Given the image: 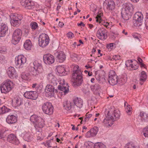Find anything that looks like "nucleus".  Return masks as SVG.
<instances>
[{
	"label": "nucleus",
	"instance_id": "f257e3e1",
	"mask_svg": "<svg viewBox=\"0 0 148 148\" xmlns=\"http://www.w3.org/2000/svg\"><path fill=\"white\" fill-rule=\"evenodd\" d=\"M77 66L78 68L76 67L77 69L74 71L72 74L73 78V85L74 87L80 86L83 81L82 72L79 69V66Z\"/></svg>",
	"mask_w": 148,
	"mask_h": 148
},
{
	"label": "nucleus",
	"instance_id": "f03ea898",
	"mask_svg": "<svg viewBox=\"0 0 148 148\" xmlns=\"http://www.w3.org/2000/svg\"><path fill=\"white\" fill-rule=\"evenodd\" d=\"M33 67H31L29 70L30 74L33 76L36 77L43 72V69L41 64L37 60L33 63Z\"/></svg>",
	"mask_w": 148,
	"mask_h": 148
},
{
	"label": "nucleus",
	"instance_id": "7ed1b4c3",
	"mask_svg": "<svg viewBox=\"0 0 148 148\" xmlns=\"http://www.w3.org/2000/svg\"><path fill=\"white\" fill-rule=\"evenodd\" d=\"M13 82L10 79H7L4 81L0 86L1 92L6 93L11 91L14 88Z\"/></svg>",
	"mask_w": 148,
	"mask_h": 148
},
{
	"label": "nucleus",
	"instance_id": "20e7f679",
	"mask_svg": "<svg viewBox=\"0 0 148 148\" xmlns=\"http://www.w3.org/2000/svg\"><path fill=\"white\" fill-rule=\"evenodd\" d=\"M42 109L45 114L49 115H51L53 112V106L49 102H45L42 104Z\"/></svg>",
	"mask_w": 148,
	"mask_h": 148
},
{
	"label": "nucleus",
	"instance_id": "39448f33",
	"mask_svg": "<svg viewBox=\"0 0 148 148\" xmlns=\"http://www.w3.org/2000/svg\"><path fill=\"white\" fill-rule=\"evenodd\" d=\"M143 15L140 12H137L134 15L133 23L135 26H140L142 25Z\"/></svg>",
	"mask_w": 148,
	"mask_h": 148
},
{
	"label": "nucleus",
	"instance_id": "423d86ee",
	"mask_svg": "<svg viewBox=\"0 0 148 148\" xmlns=\"http://www.w3.org/2000/svg\"><path fill=\"white\" fill-rule=\"evenodd\" d=\"M22 35V31L21 29L17 28L15 29L13 33L12 43L15 45L17 44L21 39Z\"/></svg>",
	"mask_w": 148,
	"mask_h": 148
},
{
	"label": "nucleus",
	"instance_id": "0eeeda50",
	"mask_svg": "<svg viewBox=\"0 0 148 148\" xmlns=\"http://www.w3.org/2000/svg\"><path fill=\"white\" fill-rule=\"evenodd\" d=\"M49 41L48 36L45 34H42L40 35L38 38V44L40 46L42 47L47 45Z\"/></svg>",
	"mask_w": 148,
	"mask_h": 148
},
{
	"label": "nucleus",
	"instance_id": "6e6552de",
	"mask_svg": "<svg viewBox=\"0 0 148 148\" xmlns=\"http://www.w3.org/2000/svg\"><path fill=\"white\" fill-rule=\"evenodd\" d=\"M27 60L25 57L23 55H20L15 58V64L16 66L18 68H22L26 62Z\"/></svg>",
	"mask_w": 148,
	"mask_h": 148
},
{
	"label": "nucleus",
	"instance_id": "1a4fd4ad",
	"mask_svg": "<svg viewBox=\"0 0 148 148\" xmlns=\"http://www.w3.org/2000/svg\"><path fill=\"white\" fill-rule=\"evenodd\" d=\"M117 76L115 74V73L113 70H111L108 75V82L109 84L113 86L116 84L118 82Z\"/></svg>",
	"mask_w": 148,
	"mask_h": 148
},
{
	"label": "nucleus",
	"instance_id": "9d476101",
	"mask_svg": "<svg viewBox=\"0 0 148 148\" xmlns=\"http://www.w3.org/2000/svg\"><path fill=\"white\" fill-rule=\"evenodd\" d=\"M23 18L21 16L19 15H14L12 16L11 21L12 25L14 27L18 26L21 23V21Z\"/></svg>",
	"mask_w": 148,
	"mask_h": 148
},
{
	"label": "nucleus",
	"instance_id": "9b49d317",
	"mask_svg": "<svg viewBox=\"0 0 148 148\" xmlns=\"http://www.w3.org/2000/svg\"><path fill=\"white\" fill-rule=\"evenodd\" d=\"M107 31L105 29L101 28L97 31L96 35L99 39L104 40L107 38Z\"/></svg>",
	"mask_w": 148,
	"mask_h": 148
},
{
	"label": "nucleus",
	"instance_id": "f8f14e48",
	"mask_svg": "<svg viewBox=\"0 0 148 148\" xmlns=\"http://www.w3.org/2000/svg\"><path fill=\"white\" fill-rule=\"evenodd\" d=\"M60 83V85L58 86V89L60 90L63 91L64 95L68 93L69 91V87L68 84L66 85L65 84V81L64 79L61 80Z\"/></svg>",
	"mask_w": 148,
	"mask_h": 148
},
{
	"label": "nucleus",
	"instance_id": "ddd939ff",
	"mask_svg": "<svg viewBox=\"0 0 148 148\" xmlns=\"http://www.w3.org/2000/svg\"><path fill=\"white\" fill-rule=\"evenodd\" d=\"M21 5L27 9L30 10L34 7V3L29 0H22L21 2Z\"/></svg>",
	"mask_w": 148,
	"mask_h": 148
},
{
	"label": "nucleus",
	"instance_id": "4468645a",
	"mask_svg": "<svg viewBox=\"0 0 148 148\" xmlns=\"http://www.w3.org/2000/svg\"><path fill=\"white\" fill-rule=\"evenodd\" d=\"M43 60L46 64H51L54 62L55 59L52 55L47 54L43 56Z\"/></svg>",
	"mask_w": 148,
	"mask_h": 148
},
{
	"label": "nucleus",
	"instance_id": "2eb2a0df",
	"mask_svg": "<svg viewBox=\"0 0 148 148\" xmlns=\"http://www.w3.org/2000/svg\"><path fill=\"white\" fill-rule=\"evenodd\" d=\"M24 96L26 98L32 100H36L38 97L37 94L35 91H26L24 94Z\"/></svg>",
	"mask_w": 148,
	"mask_h": 148
},
{
	"label": "nucleus",
	"instance_id": "dca6fc26",
	"mask_svg": "<svg viewBox=\"0 0 148 148\" xmlns=\"http://www.w3.org/2000/svg\"><path fill=\"white\" fill-rule=\"evenodd\" d=\"M98 130L99 128L98 127H94L87 132L86 134V136L87 138L94 137L96 135Z\"/></svg>",
	"mask_w": 148,
	"mask_h": 148
},
{
	"label": "nucleus",
	"instance_id": "f3484780",
	"mask_svg": "<svg viewBox=\"0 0 148 148\" xmlns=\"http://www.w3.org/2000/svg\"><path fill=\"white\" fill-rule=\"evenodd\" d=\"M8 31V27L6 24L0 23V37L4 36Z\"/></svg>",
	"mask_w": 148,
	"mask_h": 148
},
{
	"label": "nucleus",
	"instance_id": "a211bd4d",
	"mask_svg": "<svg viewBox=\"0 0 148 148\" xmlns=\"http://www.w3.org/2000/svg\"><path fill=\"white\" fill-rule=\"evenodd\" d=\"M109 113L110 112L108 111L107 114L108 116H107L106 118H104L102 122L104 124H108V125L110 126H111L110 124L111 125L113 124V122L114 121V119L113 116H110V115H109Z\"/></svg>",
	"mask_w": 148,
	"mask_h": 148
},
{
	"label": "nucleus",
	"instance_id": "6ab92c4d",
	"mask_svg": "<svg viewBox=\"0 0 148 148\" xmlns=\"http://www.w3.org/2000/svg\"><path fill=\"white\" fill-rule=\"evenodd\" d=\"M7 73L9 77L11 79L16 78L17 77L15 70L13 67H10L8 68Z\"/></svg>",
	"mask_w": 148,
	"mask_h": 148
},
{
	"label": "nucleus",
	"instance_id": "aec40b11",
	"mask_svg": "<svg viewBox=\"0 0 148 148\" xmlns=\"http://www.w3.org/2000/svg\"><path fill=\"white\" fill-rule=\"evenodd\" d=\"M38 121H37L34 125V127L36 130L41 131V128L44 125V121L42 118H39Z\"/></svg>",
	"mask_w": 148,
	"mask_h": 148
},
{
	"label": "nucleus",
	"instance_id": "412c9836",
	"mask_svg": "<svg viewBox=\"0 0 148 148\" xmlns=\"http://www.w3.org/2000/svg\"><path fill=\"white\" fill-rule=\"evenodd\" d=\"M7 140L9 142L16 145L18 144L19 143L16 136L13 134H11L9 135Z\"/></svg>",
	"mask_w": 148,
	"mask_h": 148
},
{
	"label": "nucleus",
	"instance_id": "4be33fe9",
	"mask_svg": "<svg viewBox=\"0 0 148 148\" xmlns=\"http://www.w3.org/2000/svg\"><path fill=\"white\" fill-rule=\"evenodd\" d=\"M124 7L122 10L125 11L126 12L131 13L133 11L134 8L133 5L130 3H126L124 5Z\"/></svg>",
	"mask_w": 148,
	"mask_h": 148
},
{
	"label": "nucleus",
	"instance_id": "5701e85b",
	"mask_svg": "<svg viewBox=\"0 0 148 148\" xmlns=\"http://www.w3.org/2000/svg\"><path fill=\"white\" fill-rule=\"evenodd\" d=\"M106 5L107 9L109 10H112L115 9V4L114 1L111 0H108L105 3Z\"/></svg>",
	"mask_w": 148,
	"mask_h": 148
},
{
	"label": "nucleus",
	"instance_id": "b1692460",
	"mask_svg": "<svg viewBox=\"0 0 148 148\" xmlns=\"http://www.w3.org/2000/svg\"><path fill=\"white\" fill-rule=\"evenodd\" d=\"M91 89L94 94L99 95L101 92V87L98 84H96L90 86Z\"/></svg>",
	"mask_w": 148,
	"mask_h": 148
},
{
	"label": "nucleus",
	"instance_id": "393cba45",
	"mask_svg": "<svg viewBox=\"0 0 148 148\" xmlns=\"http://www.w3.org/2000/svg\"><path fill=\"white\" fill-rule=\"evenodd\" d=\"M47 79L51 82L54 85L56 86L58 81L56 77L53 75L52 73L49 74L47 77Z\"/></svg>",
	"mask_w": 148,
	"mask_h": 148
},
{
	"label": "nucleus",
	"instance_id": "a878e982",
	"mask_svg": "<svg viewBox=\"0 0 148 148\" xmlns=\"http://www.w3.org/2000/svg\"><path fill=\"white\" fill-rule=\"evenodd\" d=\"M58 72L60 76H64L67 74L68 72L65 71L64 66H59L57 68Z\"/></svg>",
	"mask_w": 148,
	"mask_h": 148
},
{
	"label": "nucleus",
	"instance_id": "bb28decb",
	"mask_svg": "<svg viewBox=\"0 0 148 148\" xmlns=\"http://www.w3.org/2000/svg\"><path fill=\"white\" fill-rule=\"evenodd\" d=\"M6 121L9 124L15 123L17 121L16 117L13 115H9L6 118Z\"/></svg>",
	"mask_w": 148,
	"mask_h": 148
},
{
	"label": "nucleus",
	"instance_id": "cd10ccee",
	"mask_svg": "<svg viewBox=\"0 0 148 148\" xmlns=\"http://www.w3.org/2000/svg\"><path fill=\"white\" fill-rule=\"evenodd\" d=\"M45 90L47 92H50L52 94H54V92H58L57 90L55 89L54 87L51 84L47 85L46 86Z\"/></svg>",
	"mask_w": 148,
	"mask_h": 148
},
{
	"label": "nucleus",
	"instance_id": "c85d7f7f",
	"mask_svg": "<svg viewBox=\"0 0 148 148\" xmlns=\"http://www.w3.org/2000/svg\"><path fill=\"white\" fill-rule=\"evenodd\" d=\"M56 58L58 61L60 62H62L66 59V56L64 52L61 51L58 53Z\"/></svg>",
	"mask_w": 148,
	"mask_h": 148
},
{
	"label": "nucleus",
	"instance_id": "c756f323",
	"mask_svg": "<svg viewBox=\"0 0 148 148\" xmlns=\"http://www.w3.org/2000/svg\"><path fill=\"white\" fill-rule=\"evenodd\" d=\"M75 105L77 107L82 108L83 105V101L80 98L78 97L75 98L73 100Z\"/></svg>",
	"mask_w": 148,
	"mask_h": 148
},
{
	"label": "nucleus",
	"instance_id": "7c9ffc66",
	"mask_svg": "<svg viewBox=\"0 0 148 148\" xmlns=\"http://www.w3.org/2000/svg\"><path fill=\"white\" fill-rule=\"evenodd\" d=\"M147 78V75L144 71H142L140 75V84L141 85L143 84V83L146 81Z\"/></svg>",
	"mask_w": 148,
	"mask_h": 148
},
{
	"label": "nucleus",
	"instance_id": "2f4dec72",
	"mask_svg": "<svg viewBox=\"0 0 148 148\" xmlns=\"http://www.w3.org/2000/svg\"><path fill=\"white\" fill-rule=\"evenodd\" d=\"M12 102L16 107L20 106L22 103L21 99L18 97L15 98L12 100Z\"/></svg>",
	"mask_w": 148,
	"mask_h": 148
},
{
	"label": "nucleus",
	"instance_id": "473e14b6",
	"mask_svg": "<svg viewBox=\"0 0 148 148\" xmlns=\"http://www.w3.org/2000/svg\"><path fill=\"white\" fill-rule=\"evenodd\" d=\"M72 103L68 101H66L64 102L63 107L65 110L67 111L70 110L71 108Z\"/></svg>",
	"mask_w": 148,
	"mask_h": 148
},
{
	"label": "nucleus",
	"instance_id": "72a5a7b5",
	"mask_svg": "<svg viewBox=\"0 0 148 148\" xmlns=\"http://www.w3.org/2000/svg\"><path fill=\"white\" fill-rule=\"evenodd\" d=\"M120 112L119 110H114L110 116H113L114 119V121L118 119L120 117Z\"/></svg>",
	"mask_w": 148,
	"mask_h": 148
},
{
	"label": "nucleus",
	"instance_id": "f704fd0d",
	"mask_svg": "<svg viewBox=\"0 0 148 148\" xmlns=\"http://www.w3.org/2000/svg\"><path fill=\"white\" fill-rule=\"evenodd\" d=\"M32 46V44L31 41L29 40H26L24 44V47L26 50H29L31 49Z\"/></svg>",
	"mask_w": 148,
	"mask_h": 148
},
{
	"label": "nucleus",
	"instance_id": "c9c22d12",
	"mask_svg": "<svg viewBox=\"0 0 148 148\" xmlns=\"http://www.w3.org/2000/svg\"><path fill=\"white\" fill-rule=\"evenodd\" d=\"M121 14L122 17L124 20L127 21L129 19L130 13L121 10Z\"/></svg>",
	"mask_w": 148,
	"mask_h": 148
},
{
	"label": "nucleus",
	"instance_id": "e433bc0d",
	"mask_svg": "<svg viewBox=\"0 0 148 148\" xmlns=\"http://www.w3.org/2000/svg\"><path fill=\"white\" fill-rule=\"evenodd\" d=\"M121 14L122 17L124 20L127 21L129 19L130 13L121 10Z\"/></svg>",
	"mask_w": 148,
	"mask_h": 148
},
{
	"label": "nucleus",
	"instance_id": "4c0bfd02",
	"mask_svg": "<svg viewBox=\"0 0 148 148\" xmlns=\"http://www.w3.org/2000/svg\"><path fill=\"white\" fill-rule=\"evenodd\" d=\"M39 118H41L40 116H38L36 115H32L30 118V121L35 125L37 121H38Z\"/></svg>",
	"mask_w": 148,
	"mask_h": 148
},
{
	"label": "nucleus",
	"instance_id": "58836bf2",
	"mask_svg": "<svg viewBox=\"0 0 148 148\" xmlns=\"http://www.w3.org/2000/svg\"><path fill=\"white\" fill-rule=\"evenodd\" d=\"M22 79L25 80H27L30 78V75L28 73H23L21 76Z\"/></svg>",
	"mask_w": 148,
	"mask_h": 148
},
{
	"label": "nucleus",
	"instance_id": "ea45409f",
	"mask_svg": "<svg viewBox=\"0 0 148 148\" xmlns=\"http://www.w3.org/2000/svg\"><path fill=\"white\" fill-rule=\"evenodd\" d=\"M125 148H139L132 143H129L125 145Z\"/></svg>",
	"mask_w": 148,
	"mask_h": 148
},
{
	"label": "nucleus",
	"instance_id": "a19ab883",
	"mask_svg": "<svg viewBox=\"0 0 148 148\" xmlns=\"http://www.w3.org/2000/svg\"><path fill=\"white\" fill-rule=\"evenodd\" d=\"M94 148H106V146L103 143H96L94 146Z\"/></svg>",
	"mask_w": 148,
	"mask_h": 148
},
{
	"label": "nucleus",
	"instance_id": "79ce46f5",
	"mask_svg": "<svg viewBox=\"0 0 148 148\" xmlns=\"http://www.w3.org/2000/svg\"><path fill=\"white\" fill-rule=\"evenodd\" d=\"M30 27L32 29L35 30L38 27L37 23L35 22H32L30 25Z\"/></svg>",
	"mask_w": 148,
	"mask_h": 148
},
{
	"label": "nucleus",
	"instance_id": "37998d69",
	"mask_svg": "<svg viewBox=\"0 0 148 148\" xmlns=\"http://www.w3.org/2000/svg\"><path fill=\"white\" fill-rule=\"evenodd\" d=\"M36 134H37V139L38 140H42L43 138V137L42 133L41 132V131H38V130H36Z\"/></svg>",
	"mask_w": 148,
	"mask_h": 148
},
{
	"label": "nucleus",
	"instance_id": "c03bdc74",
	"mask_svg": "<svg viewBox=\"0 0 148 148\" xmlns=\"http://www.w3.org/2000/svg\"><path fill=\"white\" fill-rule=\"evenodd\" d=\"M25 138L26 140L28 142H30L33 140V137L29 134H26L25 135Z\"/></svg>",
	"mask_w": 148,
	"mask_h": 148
},
{
	"label": "nucleus",
	"instance_id": "a18cd8bd",
	"mask_svg": "<svg viewBox=\"0 0 148 148\" xmlns=\"http://www.w3.org/2000/svg\"><path fill=\"white\" fill-rule=\"evenodd\" d=\"M132 60H128L126 61L125 65L127 67H131L132 68H134L133 67V64H132Z\"/></svg>",
	"mask_w": 148,
	"mask_h": 148
},
{
	"label": "nucleus",
	"instance_id": "49530a36",
	"mask_svg": "<svg viewBox=\"0 0 148 148\" xmlns=\"http://www.w3.org/2000/svg\"><path fill=\"white\" fill-rule=\"evenodd\" d=\"M139 115L144 120H145V118H147L148 119V115L143 112H141Z\"/></svg>",
	"mask_w": 148,
	"mask_h": 148
},
{
	"label": "nucleus",
	"instance_id": "de8ad7c7",
	"mask_svg": "<svg viewBox=\"0 0 148 148\" xmlns=\"http://www.w3.org/2000/svg\"><path fill=\"white\" fill-rule=\"evenodd\" d=\"M70 56L72 60L77 61L78 60V58L77 54L74 53L71 54Z\"/></svg>",
	"mask_w": 148,
	"mask_h": 148
},
{
	"label": "nucleus",
	"instance_id": "09e8293b",
	"mask_svg": "<svg viewBox=\"0 0 148 148\" xmlns=\"http://www.w3.org/2000/svg\"><path fill=\"white\" fill-rule=\"evenodd\" d=\"M143 135L145 137H148V125L144 129Z\"/></svg>",
	"mask_w": 148,
	"mask_h": 148
},
{
	"label": "nucleus",
	"instance_id": "8fccbe9b",
	"mask_svg": "<svg viewBox=\"0 0 148 148\" xmlns=\"http://www.w3.org/2000/svg\"><path fill=\"white\" fill-rule=\"evenodd\" d=\"M6 136L5 131L3 130H0V139L4 138Z\"/></svg>",
	"mask_w": 148,
	"mask_h": 148
},
{
	"label": "nucleus",
	"instance_id": "3c124183",
	"mask_svg": "<svg viewBox=\"0 0 148 148\" xmlns=\"http://www.w3.org/2000/svg\"><path fill=\"white\" fill-rule=\"evenodd\" d=\"M86 116L84 119V120L85 122H87L89 121L90 119L92 117V115L91 114H89L88 113L86 114Z\"/></svg>",
	"mask_w": 148,
	"mask_h": 148
},
{
	"label": "nucleus",
	"instance_id": "603ef678",
	"mask_svg": "<svg viewBox=\"0 0 148 148\" xmlns=\"http://www.w3.org/2000/svg\"><path fill=\"white\" fill-rule=\"evenodd\" d=\"M74 36V34L71 32H68L67 34V36L69 38H72Z\"/></svg>",
	"mask_w": 148,
	"mask_h": 148
},
{
	"label": "nucleus",
	"instance_id": "864d4df0",
	"mask_svg": "<svg viewBox=\"0 0 148 148\" xmlns=\"http://www.w3.org/2000/svg\"><path fill=\"white\" fill-rule=\"evenodd\" d=\"M6 50V48L5 46H2L0 47V52L1 53L5 51Z\"/></svg>",
	"mask_w": 148,
	"mask_h": 148
},
{
	"label": "nucleus",
	"instance_id": "5fc2aeb1",
	"mask_svg": "<svg viewBox=\"0 0 148 148\" xmlns=\"http://www.w3.org/2000/svg\"><path fill=\"white\" fill-rule=\"evenodd\" d=\"M113 58L115 60H119L121 59V57L119 55H115L113 56Z\"/></svg>",
	"mask_w": 148,
	"mask_h": 148
},
{
	"label": "nucleus",
	"instance_id": "6e6d98bb",
	"mask_svg": "<svg viewBox=\"0 0 148 148\" xmlns=\"http://www.w3.org/2000/svg\"><path fill=\"white\" fill-rule=\"evenodd\" d=\"M127 106H129V109H128L127 108H126V112L128 113H130L131 111V109H132V107L129 105H127Z\"/></svg>",
	"mask_w": 148,
	"mask_h": 148
},
{
	"label": "nucleus",
	"instance_id": "4d7b16f0",
	"mask_svg": "<svg viewBox=\"0 0 148 148\" xmlns=\"http://www.w3.org/2000/svg\"><path fill=\"white\" fill-rule=\"evenodd\" d=\"M100 16H99V15H98L96 17V21L97 22L99 23H101V21L100 18Z\"/></svg>",
	"mask_w": 148,
	"mask_h": 148
},
{
	"label": "nucleus",
	"instance_id": "13d9d810",
	"mask_svg": "<svg viewBox=\"0 0 148 148\" xmlns=\"http://www.w3.org/2000/svg\"><path fill=\"white\" fill-rule=\"evenodd\" d=\"M101 76L99 75H97V74L96 75V78L97 80L99 81H100L101 80Z\"/></svg>",
	"mask_w": 148,
	"mask_h": 148
},
{
	"label": "nucleus",
	"instance_id": "bf43d9fd",
	"mask_svg": "<svg viewBox=\"0 0 148 148\" xmlns=\"http://www.w3.org/2000/svg\"><path fill=\"white\" fill-rule=\"evenodd\" d=\"M4 106L2 108H0V114L4 113Z\"/></svg>",
	"mask_w": 148,
	"mask_h": 148
},
{
	"label": "nucleus",
	"instance_id": "052dcab7",
	"mask_svg": "<svg viewBox=\"0 0 148 148\" xmlns=\"http://www.w3.org/2000/svg\"><path fill=\"white\" fill-rule=\"evenodd\" d=\"M4 113L9 112V111L10 110V109L6 107L5 106H4Z\"/></svg>",
	"mask_w": 148,
	"mask_h": 148
},
{
	"label": "nucleus",
	"instance_id": "680f3d73",
	"mask_svg": "<svg viewBox=\"0 0 148 148\" xmlns=\"http://www.w3.org/2000/svg\"><path fill=\"white\" fill-rule=\"evenodd\" d=\"M133 37L139 40V38L138 36V34H133L132 35Z\"/></svg>",
	"mask_w": 148,
	"mask_h": 148
},
{
	"label": "nucleus",
	"instance_id": "e2e57ef3",
	"mask_svg": "<svg viewBox=\"0 0 148 148\" xmlns=\"http://www.w3.org/2000/svg\"><path fill=\"white\" fill-rule=\"evenodd\" d=\"M145 23L147 29H148V19H145Z\"/></svg>",
	"mask_w": 148,
	"mask_h": 148
},
{
	"label": "nucleus",
	"instance_id": "0e129e2a",
	"mask_svg": "<svg viewBox=\"0 0 148 148\" xmlns=\"http://www.w3.org/2000/svg\"><path fill=\"white\" fill-rule=\"evenodd\" d=\"M77 25L78 26H80L82 25L84 27V26H85V25L82 22H81L80 23H77Z\"/></svg>",
	"mask_w": 148,
	"mask_h": 148
},
{
	"label": "nucleus",
	"instance_id": "69168bd1",
	"mask_svg": "<svg viewBox=\"0 0 148 148\" xmlns=\"http://www.w3.org/2000/svg\"><path fill=\"white\" fill-rule=\"evenodd\" d=\"M138 62L140 63H142L143 60H142L139 57L138 58Z\"/></svg>",
	"mask_w": 148,
	"mask_h": 148
},
{
	"label": "nucleus",
	"instance_id": "338daca9",
	"mask_svg": "<svg viewBox=\"0 0 148 148\" xmlns=\"http://www.w3.org/2000/svg\"><path fill=\"white\" fill-rule=\"evenodd\" d=\"M64 25V24L63 23L61 22H59V23L58 24V25L60 27H62Z\"/></svg>",
	"mask_w": 148,
	"mask_h": 148
},
{
	"label": "nucleus",
	"instance_id": "774afa93",
	"mask_svg": "<svg viewBox=\"0 0 148 148\" xmlns=\"http://www.w3.org/2000/svg\"><path fill=\"white\" fill-rule=\"evenodd\" d=\"M145 16L146 19H148V12H147L146 13Z\"/></svg>",
	"mask_w": 148,
	"mask_h": 148
}]
</instances>
